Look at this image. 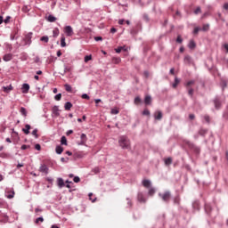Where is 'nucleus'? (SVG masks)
I'll list each match as a JSON object with an SVG mask.
<instances>
[{"instance_id":"nucleus-1","label":"nucleus","mask_w":228,"mask_h":228,"mask_svg":"<svg viewBox=\"0 0 228 228\" xmlns=\"http://www.w3.org/2000/svg\"><path fill=\"white\" fill-rule=\"evenodd\" d=\"M143 188H145L146 193L149 197H154L156 188L152 186V182H151V180H143Z\"/></svg>"},{"instance_id":"nucleus-2","label":"nucleus","mask_w":228,"mask_h":228,"mask_svg":"<svg viewBox=\"0 0 228 228\" xmlns=\"http://www.w3.org/2000/svg\"><path fill=\"white\" fill-rule=\"evenodd\" d=\"M118 143L119 146L122 147L123 149H131V141H129V138L126 135H121L118 138Z\"/></svg>"},{"instance_id":"nucleus-3","label":"nucleus","mask_w":228,"mask_h":228,"mask_svg":"<svg viewBox=\"0 0 228 228\" xmlns=\"http://www.w3.org/2000/svg\"><path fill=\"white\" fill-rule=\"evenodd\" d=\"M159 197L162 199L163 202H166L167 204H168V202H170V198L172 197V194L170 193L169 191H167L165 193L159 192Z\"/></svg>"},{"instance_id":"nucleus-4","label":"nucleus","mask_w":228,"mask_h":228,"mask_svg":"<svg viewBox=\"0 0 228 228\" xmlns=\"http://www.w3.org/2000/svg\"><path fill=\"white\" fill-rule=\"evenodd\" d=\"M31 38H33V32H28L23 39V42H24L23 45H30Z\"/></svg>"},{"instance_id":"nucleus-5","label":"nucleus","mask_w":228,"mask_h":228,"mask_svg":"<svg viewBox=\"0 0 228 228\" xmlns=\"http://www.w3.org/2000/svg\"><path fill=\"white\" fill-rule=\"evenodd\" d=\"M64 33L66 37H72V35H74V29L69 25H68L64 28Z\"/></svg>"},{"instance_id":"nucleus-6","label":"nucleus","mask_w":228,"mask_h":228,"mask_svg":"<svg viewBox=\"0 0 228 228\" xmlns=\"http://www.w3.org/2000/svg\"><path fill=\"white\" fill-rule=\"evenodd\" d=\"M39 172H41L42 174H45V175H47V174H49V167H47L45 164H41L39 167Z\"/></svg>"},{"instance_id":"nucleus-7","label":"nucleus","mask_w":228,"mask_h":228,"mask_svg":"<svg viewBox=\"0 0 228 228\" xmlns=\"http://www.w3.org/2000/svg\"><path fill=\"white\" fill-rule=\"evenodd\" d=\"M60 115V109L58 108V106H53L52 109V117H54L55 118H58V116Z\"/></svg>"},{"instance_id":"nucleus-8","label":"nucleus","mask_w":228,"mask_h":228,"mask_svg":"<svg viewBox=\"0 0 228 228\" xmlns=\"http://www.w3.org/2000/svg\"><path fill=\"white\" fill-rule=\"evenodd\" d=\"M80 142L78 143V145H86V142L88 141V137H86V134H82L80 135Z\"/></svg>"},{"instance_id":"nucleus-9","label":"nucleus","mask_w":228,"mask_h":228,"mask_svg":"<svg viewBox=\"0 0 228 228\" xmlns=\"http://www.w3.org/2000/svg\"><path fill=\"white\" fill-rule=\"evenodd\" d=\"M153 117L155 120H161V118H163V112L157 110L155 111Z\"/></svg>"},{"instance_id":"nucleus-10","label":"nucleus","mask_w":228,"mask_h":228,"mask_svg":"<svg viewBox=\"0 0 228 228\" xmlns=\"http://www.w3.org/2000/svg\"><path fill=\"white\" fill-rule=\"evenodd\" d=\"M144 104L146 106H151V104H152V97L151 95H146L144 97Z\"/></svg>"},{"instance_id":"nucleus-11","label":"nucleus","mask_w":228,"mask_h":228,"mask_svg":"<svg viewBox=\"0 0 228 228\" xmlns=\"http://www.w3.org/2000/svg\"><path fill=\"white\" fill-rule=\"evenodd\" d=\"M183 61H184L185 65H191L193 63V60L191 59V57L190 55H186L183 59Z\"/></svg>"},{"instance_id":"nucleus-12","label":"nucleus","mask_w":228,"mask_h":228,"mask_svg":"<svg viewBox=\"0 0 228 228\" xmlns=\"http://www.w3.org/2000/svg\"><path fill=\"white\" fill-rule=\"evenodd\" d=\"M22 94H28L29 92V84H23L21 86Z\"/></svg>"},{"instance_id":"nucleus-13","label":"nucleus","mask_w":228,"mask_h":228,"mask_svg":"<svg viewBox=\"0 0 228 228\" xmlns=\"http://www.w3.org/2000/svg\"><path fill=\"white\" fill-rule=\"evenodd\" d=\"M13 197H15V191H13V189H12L11 191H6V198L7 199H13Z\"/></svg>"},{"instance_id":"nucleus-14","label":"nucleus","mask_w":228,"mask_h":228,"mask_svg":"<svg viewBox=\"0 0 228 228\" xmlns=\"http://www.w3.org/2000/svg\"><path fill=\"white\" fill-rule=\"evenodd\" d=\"M12 58H13V55L12 53H7L4 55L3 60L4 61H12Z\"/></svg>"},{"instance_id":"nucleus-15","label":"nucleus","mask_w":228,"mask_h":228,"mask_svg":"<svg viewBox=\"0 0 228 228\" xmlns=\"http://www.w3.org/2000/svg\"><path fill=\"white\" fill-rule=\"evenodd\" d=\"M57 185L58 188H63V186H65V182L63 181V178H57Z\"/></svg>"},{"instance_id":"nucleus-16","label":"nucleus","mask_w":228,"mask_h":228,"mask_svg":"<svg viewBox=\"0 0 228 228\" xmlns=\"http://www.w3.org/2000/svg\"><path fill=\"white\" fill-rule=\"evenodd\" d=\"M214 104H215L216 110H220V107L222 106V103H220V100L218 98H216L214 100Z\"/></svg>"},{"instance_id":"nucleus-17","label":"nucleus","mask_w":228,"mask_h":228,"mask_svg":"<svg viewBox=\"0 0 228 228\" xmlns=\"http://www.w3.org/2000/svg\"><path fill=\"white\" fill-rule=\"evenodd\" d=\"M60 35V28H56L53 30V38H57Z\"/></svg>"},{"instance_id":"nucleus-18","label":"nucleus","mask_w":228,"mask_h":228,"mask_svg":"<svg viewBox=\"0 0 228 228\" xmlns=\"http://www.w3.org/2000/svg\"><path fill=\"white\" fill-rule=\"evenodd\" d=\"M29 129H31V126L25 125V128H22V131L24 132L25 134H29Z\"/></svg>"},{"instance_id":"nucleus-19","label":"nucleus","mask_w":228,"mask_h":228,"mask_svg":"<svg viewBox=\"0 0 228 228\" xmlns=\"http://www.w3.org/2000/svg\"><path fill=\"white\" fill-rule=\"evenodd\" d=\"M72 108V103L70 102H67L64 105V109L66 111H70V109Z\"/></svg>"},{"instance_id":"nucleus-20","label":"nucleus","mask_w":228,"mask_h":228,"mask_svg":"<svg viewBox=\"0 0 228 228\" xmlns=\"http://www.w3.org/2000/svg\"><path fill=\"white\" fill-rule=\"evenodd\" d=\"M3 90H4V92H6L8 94V92H12V90H13V86L12 85H9L7 86H4Z\"/></svg>"},{"instance_id":"nucleus-21","label":"nucleus","mask_w":228,"mask_h":228,"mask_svg":"<svg viewBox=\"0 0 228 228\" xmlns=\"http://www.w3.org/2000/svg\"><path fill=\"white\" fill-rule=\"evenodd\" d=\"M55 152L56 154H61V152H63V147H61V145L56 146Z\"/></svg>"},{"instance_id":"nucleus-22","label":"nucleus","mask_w":228,"mask_h":228,"mask_svg":"<svg viewBox=\"0 0 228 228\" xmlns=\"http://www.w3.org/2000/svg\"><path fill=\"white\" fill-rule=\"evenodd\" d=\"M64 88H65L66 92H69V94H72V86H70V85L65 84Z\"/></svg>"},{"instance_id":"nucleus-23","label":"nucleus","mask_w":228,"mask_h":228,"mask_svg":"<svg viewBox=\"0 0 228 228\" xmlns=\"http://www.w3.org/2000/svg\"><path fill=\"white\" fill-rule=\"evenodd\" d=\"M20 113L23 116V117H28V111L26 110V108L21 107L20 110Z\"/></svg>"},{"instance_id":"nucleus-24","label":"nucleus","mask_w":228,"mask_h":228,"mask_svg":"<svg viewBox=\"0 0 228 228\" xmlns=\"http://www.w3.org/2000/svg\"><path fill=\"white\" fill-rule=\"evenodd\" d=\"M61 47H67V43H65V37L62 36L61 38Z\"/></svg>"},{"instance_id":"nucleus-25","label":"nucleus","mask_w":228,"mask_h":228,"mask_svg":"<svg viewBox=\"0 0 228 228\" xmlns=\"http://www.w3.org/2000/svg\"><path fill=\"white\" fill-rule=\"evenodd\" d=\"M181 83V80L176 77H175V83L173 84V88H177V85Z\"/></svg>"},{"instance_id":"nucleus-26","label":"nucleus","mask_w":228,"mask_h":228,"mask_svg":"<svg viewBox=\"0 0 228 228\" xmlns=\"http://www.w3.org/2000/svg\"><path fill=\"white\" fill-rule=\"evenodd\" d=\"M47 20H48V22H55V20H56V17H54L53 15H49L48 17H47Z\"/></svg>"},{"instance_id":"nucleus-27","label":"nucleus","mask_w":228,"mask_h":228,"mask_svg":"<svg viewBox=\"0 0 228 228\" xmlns=\"http://www.w3.org/2000/svg\"><path fill=\"white\" fill-rule=\"evenodd\" d=\"M184 142H185L186 145H188V147H190L191 149H195V144H193L191 142H190V141H184Z\"/></svg>"},{"instance_id":"nucleus-28","label":"nucleus","mask_w":228,"mask_h":228,"mask_svg":"<svg viewBox=\"0 0 228 228\" xmlns=\"http://www.w3.org/2000/svg\"><path fill=\"white\" fill-rule=\"evenodd\" d=\"M61 145H67V137H65V135L61 136Z\"/></svg>"},{"instance_id":"nucleus-29","label":"nucleus","mask_w":228,"mask_h":228,"mask_svg":"<svg viewBox=\"0 0 228 228\" xmlns=\"http://www.w3.org/2000/svg\"><path fill=\"white\" fill-rule=\"evenodd\" d=\"M195 41H190L189 45H188V47L189 49H195Z\"/></svg>"},{"instance_id":"nucleus-30","label":"nucleus","mask_w":228,"mask_h":228,"mask_svg":"<svg viewBox=\"0 0 228 228\" xmlns=\"http://www.w3.org/2000/svg\"><path fill=\"white\" fill-rule=\"evenodd\" d=\"M41 42H45V44H47L49 42V37L47 36H44L40 38Z\"/></svg>"},{"instance_id":"nucleus-31","label":"nucleus","mask_w":228,"mask_h":228,"mask_svg":"<svg viewBox=\"0 0 228 228\" xmlns=\"http://www.w3.org/2000/svg\"><path fill=\"white\" fill-rule=\"evenodd\" d=\"M201 31H209V24H204Z\"/></svg>"},{"instance_id":"nucleus-32","label":"nucleus","mask_w":228,"mask_h":228,"mask_svg":"<svg viewBox=\"0 0 228 228\" xmlns=\"http://www.w3.org/2000/svg\"><path fill=\"white\" fill-rule=\"evenodd\" d=\"M32 135L35 136V138H38V129L35 128L32 131Z\"/></svg>"},{"instance_id":"nucleus-33","label":"nucleus","mask_w":228,"mask_h":228,"mask_svg":"<svg viewBox=\"0 0 228 228\" xmlns=\"http://www.w3.org/2000/svg\"><path fill=\"white\" fill-rule=\"evenodd\" d=\"M92 172H94V174H99L101 172V168L99 167H96L92 169Z\"/></svg>"},{"instance_id":"nucleus-34","label":"nucleus","mask_w":228,"mask_h":228,"mask_svg":"<svg viewBox=\"0 0 228 228\" xmlns=\"http://www.w3.org/2000/svg\"><path fill=\"white\" fill-rule=\"evenodd\" d=\"M165 164L166 165H172V158H167L165 159Z\"/></svg>"},{"instance_id":"nucleus-35","label":"nucleus","mask_w":228,"mask_h":228,"mask_svg":"<svg viewBox=\"0 0 228 228\" xmlns=\"http://www.w3.org/2000/svg\"><path fill=\"white\" fill-rule=\"evenodd\" d=\"M206 133H208V130H205V129H200L199 131V134H200V136H204Z\"/></svg>"},{"instance_id":"nucleus-36","label":"nucleus","mask_w":228,"mask_h":228,"mask_svg":"<svg viewBox=\"0 0 228 228\" xmlns=\"http://www.w3.org/2000/svg\"><path fill=\"white\" fill-rule=\"evenodd\" d=\"M140 102H142V99L140 98V97H135V99H134V104H140Z\"/></svg>"},{"instance_id":"nucleus-37","label":"nucleus","mask_w":228,"mask_h":228,"mask_svg":"<svg viewBox=\"0 0 228 228\" xmlns=\"http://www.w3.org/2000/svg\"><path fill=\"white\" fill-rule=\"evenodd\" d=\"M191 85H195V80L188 81V82L185 84V86H191Z\"/></svg>"},{"instance_id":"nucleus-38","label":"nucleus","mask_w":228,"mask_h":228,"mask_svg":"<svg viewBox=\"0 0 228 228\" xmlns=\"http://www.w3.org/2000/svg\"><path fill=\"white\" fill-rule=\"evenodd\" d=\"M137 199H138L139 202H143V194L139 193Z\"/></svg>"},{"instance_id":"nucleus-39","label":"nucleus","mask_w":228,"mask_h":228,"mask_svg":"<svg viewBox=\"0 0 228 228\" xmlns=\"http://www.w3.org/2000/svg\"><path fill=\"white\" fill-rule=\"evenodd\" d=\"M90 60H92V55H86V56L85 57V62H86V63H88V61H90Z\"/></svg>"},{"instance_id":"nucleus-40","label":"nucleus","mask_w":228,"mask_h":228,"mask_svg":"<svg viewBox=\"0 0 228 228\" xmlns=\"http://www.w3.org/2000/svg\"><path fill=\"white\" fill-rule=\"evenodd\" d=\"M55 101H61V94H58L54 96Z\"/></svg>"},{"instance_id":"nucleus-41","label":"nucleus","mask_w":228,"mask_h":228,"mask_svg":"<svg viewBox=\"0 0 228 228\" xmlns=\"http://www.w3.org/2000/svg\"><path fill=\"white\" fill-rule=\"evenodd\" d=\"M110 113H111L112 115H118V110H117V109H112L111 111H110Z\"/></svg>"},{"instance_id":"nucleus-42","label":"nucleus","mask_w":228,"mask_h":228,"mask_svg":"<svg viewBox=\"0 0 228 228\" xmlns=\"http://www.w3.org/2000/svg\"><path fill=\"white\" fill-rule=\"evenodd\" d=\"M188 94L190 95V97H193V88H190L188 90Z\"/></svg>"},{"instance_id":"nucleus-43","label":"nucleus","mask_w":228,"mask_h":228,"mask_svg":"<svg viewBox=\"0 0 228 228\" xmlns=\"http://www.w3.org/2000/svg\"><path fill=\"white\" fill-rule=\"evenodd\" d=\"M200 12H201L200 7H197L196 10L194 11V13H195V15H199V13H200Z\"/></svg>"},{"instance_id":"nucleus-44","label":"nucleus","mask_w":228,"mask_h":228,"mask_svg":"<svg viewBox=\"0 0 228 228\" xmlns=\"http://www.w3.org/2000/svg\"><path fill=\"white\" fill-rule=\"evenodd\" d=\"M38 222H41V223L44 222V217L40 216V217L37 218L35 223L38 224Z\"/></svg>"},{"instance_id":"nucleus-45","label":"nucleus","mask_w":228,"mask_h":228,"mask_svg":"<svg viewBox=\"0 0 228 228\" xmlns=\"http://www.w3.org/2000/svg\"><path fill=\"white\" fill-rule=\"evenodd\" d=\"M176 42H177L178 44H183V38L181 37V36H178V37H177Z\"/></svg>"},{"instance_id":"nucleus-46","label":"nucleus","mask_w":228,"mask_h":228,"mask_svg":"<svg viewBox=\"0 0 228 228\" xmlns=\"http://www.w3.org/2000/svg\"><path fill=\"white\" fill-rule=\"evenodd\" d=\"M200 30V28L199 27L194 28V30H193L194 35H197Z\"/></svg>"},{"instance_id":"nucleus-47","label":"nucleus","mask_w":228,"mask_h":228,"mask_svg":"<svg viewBox=\"0 0 228 228\" xmlns=\"http://www.w3.org/2000/svg\"><path fill=\"white\" fill-rule=\"evenodd\" d=\"M10 19H12V17L7 16V17L4 19V22L5 24H8V23L10 22Z\"/></svg>"},{"instance_id":"nucleus-48","label":"nucleus","mask_w":228,"mask_h":228,"mask_svg":"<svg viewBox=\"0 0 228 228\" xmlns=\"http://www.w3.org/2000/svg\"><path fill=\"white\" fill-rule=\"evenodd\" d=\"M73 181H74V183H79V181H81V179L79 178V176H75L73 178Z\"/></svg>"},{"instance_id":"nucleus-49","label":"nucleus","mask_w":228,"mask_h":228,"mask_svg":"<svg viewBox=\"0 0 228 228\" xmlns=\"http://www.w3.org/2000/svg\"><path fill=\"white\" fill-rule=\"evenodd\" d=\"M209 209H211V207H209V205H206V206H205V211H206V213H209Z\"/></svg>"},{"instance_id":"nucleus-50","label":"nucleus","mask_w":228,"mask_h":228,"mask_svg":"<svg viewBox=\"0 0 228 228\" xmlns=\"http://www.w3.org/2000/svg\"><path fill=\"white\" fill-rule=\"evenodd\" d=\"M94 40H95V42L102 41V37H95Z\"/></svg>"},{"instance_id":"nucleus-51","label":"nucleus","mask_w":228,"mask_h":228,"mask_svg":"<svg viewBox=\"0 0 228 228\" xmlns=\"http://www.w3.org/2000/svg\"><path fill=\"white\" fill-rule=\"evenodd\" d=\"M124 48L122 47V46H119V47H118L117 49H116V53H122V50H123Z\"/></svg>"},{"instance_id":"nucleus-52","label":"nucleus","mask_w":228,"mask_h":228,"mask_svg":"<svg viewBox=\"0 0 228 228\" xmlns=\"http://www.w3.org/2000/svg\"><path fill=\"white\" fill-rule=\"evenodd\" d=\"M204 120H205L208 124H209V116H208V115L204 116Z\"/></svg>"},{"instance_id":"nucleus-53","label":"nucleus","mask_w":228,"mask_h":228,"mask_svg":"<svg viewBox=\"0 0 228 228\" xmlns=\"http://www.w3.org/2000/svg\"><path fill=\"white\" fill-rule=\"evenodd\" d=\"M82 99H90V96H88V94H82Z\"/></svg>"},{"instance_id":"nucleus-54","label":"nucleus","mask_w":228,"mask_h":228,"mask_svg":"<svg viewBox=\"0 0 228 228\" xmlns=\"http://www.w3.org/2000/svg\"><path fill=\"white\" fill-rule=\"evenodd\" d=\"M72 133H74L73 130H68V131L66 132V134H67V136H70V134H72Z\"/></svg>"},{"instance_id":"nucleus-55","label":"nucleus","mask_w":228,"mask_h":228,"mask_svg":"<svg viewBox=\"0 0 228 228\" xmlns=\"http://www.w3.org/2000/svg\"><path fill=\"white\" fill-rule=\"evenodd\" d=\"M35 149H36V151H40V149H42V147L40 146V144H36Z\"/></svg>"},{"instance_id":"nucleus-56","label":"nucleus","mask_w":228,"mask_h":228,"mask_svg":"<svg viewBox=\"0 0 228 228\" xmlns=\"http://www.w3.org/2000/svg\"><path fill=\"white\" fill-rule=\"evenodd\" d=\"M143 115H151V111H149V110H144Z\"/></svg>"},{"instance_id":"nucleus-57","label":"nucleus","mask_w":228,"mask_h":228,"mask_svg":"<svg viewBox=\"0 0 228 228\" xmlns=\"http://www.w3.org/2000/svg\"><path fill=\"white\" fill-rule=\"evenodd\" d=\"M0 158H8V154L7 153H1Z\"/></svg>"},{"instance_id":"nucleus-58","label":"nucleus","mask_w":228,"mask_h":228,"mask_svg":"<svg viewBox=\"0 0 228 228\" xmlns=\"http://www.w3.org/2000/svg\"><path fill=\"white\" fill-rule=\"evenodd\" d=\"M174 202L175 204H179V197H175Z\"/></svg>"},{"instance_id":"nucleus-59","label":"nucleus","mask_w":228,"mask_h":228,"mask_svg":"<svg viewBox=\"0 0 228 228\" xmlns=\"http://www.w3.org/2000/svg\"><path fill=\"white\" fill-rule=\"evenodd\" d=\"M28 145H26V144H23V145H21V151H26V149H28Z\"/></svg>"},{"instance_id":"nucleus-60","label":"nucleus","mask_w":228,"mask_h":228,"mask_svg":"<svg viewBox=\"0 0 228 228\" xmlns=\"http://www.w3.org/2000/svg\"><path fill=\"white\" fill-rule=\"evenodd\" d=\"M66 183H68V184H66V188H70V183H72V182L66 180Z\"/></svg>"},{"instance_id":"nucleus-61","label":"nucleus","mask_w":228,"mask_h":228,"mask_svg":"<svg viewBox=\"0 0 228 228\" xmlns=\"http://www.w3.org/2000/svg\"><path fill=\"white\" fill-rule=\"evenodd\" d=\"M110 33H117V28H110Z\"/></svg>"},{"instance_id":"nucleus-62","label":"nucleus","mask_w":228,"mask_h":228,"mask_svg":"<svg viewBox=\"0 0 228 228\" xmlns=\"http://www.w3.org/2000/svg\"><path fill=\"white\" fill-rule=\"evenodd\" d=\"M143 19H144V21L149 22V16L144 15Z\"/></svg>"},{"instance_id":"nucleus-63","label":"nucleus","mask_w":228,"mask_h":228,"mask_svg":"<svg viewBox=\"0 0 228 228\" xmlns=\"http://www.w3.org/2000/svg\"><path fill=\"white\" fill-rule=\"evenodd\" d=\"M224 10H228V3H225V4H224Z\"/></svg>"},{"instance_id":"nucleus-64","label":"nucleus","mask_w":228,"mask_h":228,"mask_svg":"<svg viewBox=\"0 0 228 228\" xmlns=\"http://www.w3.org/2000/svg\"><path fill=\"white\" fill-rule=\"evenodd\" d=\"M224 49L226 50V53H228V44H225V45H224Z\"/></svg>"}]
</instances>
